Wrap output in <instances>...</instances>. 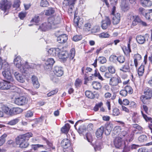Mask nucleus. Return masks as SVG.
Instances as JSON below:
<instances>
[{"label": "nucleus", "mask_w": 152, "mask_h": 152, "mask_svg": "<svg viewBox=\"0 0 152 152\" xmlns=\"http://www.w3.org/2000/svg\"><path fill=\"white\" fill-rule=\"evenodd\" d=\"M120 114V110L117 107L114 108L113 110L112 115L113 116H117Z\"/></svg>", "instance_id": "13d9d810"}, {"label": "nucleus", "mask_w": 152, "mask_h": 152, "mask_svg": "<svg viewBox=\"0 0 152 152\" xmlns=\"http://www.w3.org/2000/svg\"><path fill=\"white\" fill-rule=\"evenodd\" d=\"M130 67L129 64L126 62L125 63L120 69V70L124 72H126L130 71Z\"/></svg>", "instance_id": "4c0bfd02"}, {"label": "nucleus", "mask_w": 152, "mask_h": 152, "mask_svg": "<svg viewBox=\"0 0 152 152\" xmlns=\"http://www.w3.org/2000/svg\"><path fill=\"white\" fill-rule=\"evenodd\" d=\"M63 20V18L61 15H59L52 16L48 18L49 22L51 24L52 27H56L57 26L60 24Z\"/></svg>", "instance_id": "39448f33"}, {"label": "nucleus", "mask_w": 152, "mask_h": 152, "mask_svg": "<svg viewBox=\"0 0 152 152\" xmlns=\"http://www.w3.org/2000/svg\"><path fill=\"white\" fill-rule=\"evenodd\" d=\"M150 35L148 34H145L143 35H137L136 37V40L137 43L142 45L144 44L146 41H148Z\"/></svg>", "instance_id": "9d476101"}, {"label": "nucleus", "mask_w": 152, "mask_h": 152, "mask_svg": "<svg viewBox=\"0 0 152 152\" xmlns=\"http://www.w3.org/2000/svg\"><path fill=\"white\" fill-rule=\"evenodd\" d=\"M105 133L107 135H108L110 134L111 132L113 127V125L110 123H107L105 124Z\"/></svg>", "instance_id": "7c9ffc66"}, {"label": "nucleus", "mask_w": 152, "mask_h": 152, "mask_svg": "<svg viewBox=\"0 0 152 152\" xmlns=\"http://www.w3.org/2000/svg\"><path fill=\"white\" fill-rule=\"evenodd\" d=\"M91 29V25L90 23H87L85 24L84 29L86 31H89Z\"/></svg>", "instance_id": "5fc2aeb1"}, {"label": "nucleus", "mask_w": 152, "mask_h": 152, "mask_svg": "<svg viewBox=\"0 0 152 152\" xmlns=\"http://www.w3.org/2000/svg\"><path fill=\"white\" fill-rule=\"evenodd\" d=\"M99 37L101 38H109L110 35L108 32H102L98 35Z\"/></svg>", "instance_id": "49530a36"}, {"label": "nucleus", "mask_w": 152, "mask_h": 152, "mask_svg": "<svg viewBox=\"0 0 152 152\" xmlns=\"http://www.w3.org/2000/svg\"><path fill=\"white\" fill-rule=\"evenodd\" d=\"M40 6L42 7H46L49 5V3L47 0H41L40 2Z\"/></svg>", "instance_id": "6e6d98bb"}, {"label": "nucleus", "mask_w": 152, "mask_h": 152, "mask_svg": "<svg viewBox=\"0 0 152 152\" xmlns=\"http://www.w3.org/2000/svg\"><path fill=\"white\" fill-rule=\"evenodd\" d=\"M55 63L53 58H48L45 62L44 67L45 69H50L52 68L53 65Z\"/></svg>", "instance_id": "dca6fc26"}, {"label": "nucleus", "mask_w": 152, "mask_h": 152, "mask_svg": "<svg viewBox=\"0 0 152 152\" xmlns=\"http://www.w3.org/2000/svg\"><path fill=\"white\" fill-rule=\"evenodd\" d=\"M70 126L68 123L66 124L61 129V132L63 133L67 134L70 129Z\"/></svg>", "instance_id": "473e14b6"}, {"label": "nucleus", "mask_w": 152, "mask_h": 152, "mask_svg": "<svg viewBox=\"0 0 152 152\" xmlns=\"http://www.w3.org/2000/svg\"><path fill=\"white\" fill-rule=\"evenodd\" d=\"M103 105V103L102 102L96 104L93 108V110L95 112L98 111L99 108H100Z\"/></svg>", "instance_id": "603ef678"}, {"label": "nucleus", "mask_w": 152, "mask_h": 152, "mask_svg": "<svg viewBox=\"0 0 152 152\" xmlns=\"http://www.w3.org/2000/svg\"><path fill=\"white\" fill-rule=\"evenodd\" d=\"M28 102V99L24 96H21L15 98L14 101V103L18 105H23L27 104Z\"/></svg>", "instance_id": "ddd939ff"}, {"label": "nucleus", "mask_w": 152, "mask_h": 152, "mask_svg": "<svg viewBox=\"0 0 152 152\" xmlns=\"http://www.w3.org/2000/svg\"><path fill=\"white\" fill-rule=\"evenodd\" d=\"M11 110V112H10V114L11 116L20 114L23 111L22 109L18 107L12 108Z\"/></svg>", "instance_id": "a878e982"}, {"label": "nucleus", "mask_w": 152, "mask_h": 152, "mask_svg": "<svg viewBox=\"0 0 152 152\" xmlns=\"http://www.w3.org/2000/svg\"><path fill=\"white\" fill-rule=\"evenodd\" d=\"M61 145L64 149H67L71 145V142L68 139H64L61 141Z\"/></svg>", "instance_id": "412c9836"}, {"label": "nucleus", "mask_w": 152, "mask_h": 152, "mask_svg": "<svg viewBox=\"0 0 152 152\" xmlns=\"http://www.w3.org/2000/svg\"><path fill=\"white\" fill-rule=\"evenodd\" d=\"M113 18V23L114 25L118 24L121 20V15L120 13H117L115 14Z\"/></svg>", "instance_id": "393cba45"}, {"label": "nucleus", "mask_w": 152, "mask_h": 152, "mask_svg": "<svg viewBox=\"0 0 152 152\" xmlns=\"http://www.w3.org/2000/svg\"><path fill=\"white\" fill-rule=\"evenodd\" d=\"M7 137L6 134H4L0 137V146L3 145L6 142V138Z\"/></svg>", "instance_id": "c03bdc74"}, {"label": "nucleus", "mask_w": 152, "mask_h": 152, "mask_svg": "<svg viewBox=\"0 0 152 152\" xmlns=\"http://www.w3.org/2000/svg\"><path fill=\"white\" fill-rule=\"evenodd\" d=\"M21 58L20 56H17L14 60V64L16 67L20 69H20L22 68L23 64L21 62Z\"/></svg>", "instance_id": "a211bd4d"}, {"label": "nucleus", "mask_w": 152, "mask_h": 152, "mask_svg": "<svg viewBox=\"0 0 152 152\" xmlns=\"http://www.w3.org/2000/svg\"><path fill=\"white\" fill-rule=\"evenodd\" d=\"M5 68L4 70L2 72V74L4 77L8 80L13 81V79L12 76L10 72V66L7 63L5 64Z\"/></svg>", "instance_id": "6e6552de"}, {"label": "nucleus", "mask_w": 152, "mask_h": 152, "mask_svg": "<svg viewBox=\"0 0 152 152\" xmlns=\"http://www.w3.org/2000/svg\"><path fill=\"white\" fill-rule=\"evenodd\" d=\"M79 17L76 16L75 15V13L74 14V18L73 20V25L76 28L79 27Z\"/></svg>", "instance_id": "a18cd8bd"}, {"label": "nucleus", "mask_w": 152, "mask_h": 152, "mask_svg": "<svg viewBox=\"0 0 152 152\" xmlns=\"http://www.w3.org/2000/svg\"><path fill=\"white\" fill-rule=\"evenodd\" d=\"M27 12H26L21 11L19 13L18 17L21 20H23L26 17Z\"/></svg>", "instance_id": "3c124183"}, {"label": "nucleus", "mask_w": 152, "mask_h": 152, "mask_svg": "<svg viewBox=\"0 0 152 152\" xmlns=\"http://www.w3.org/2000/svg\"><path fill=\"white\" fill-rule=\"evenodd\" d=\"M145 17L147 20L150 21L152 20V11H150L145 13Z\"/></svg>", "instance_id": "864d4df0"}, {"label": "nucleus", "mask_w": 152, "mask_h": 152, "mask_svg": "<svg viewBox=\"0 0 152 152\" xmlns=\"http://www.w3.org/2000/svg\"><path fill=\"white\" fill-rule=\"evenodd\" d=\"M129 102V100L126 99H125L122 100L121 98H119L118 99L119 104L121 106L128 105Z\"/></svg>", "instance_id": "ea45409f"}, {"label": "nucleus", "mask_w": 152, "mask_h": 152, "mask_svg": "<svg viewBox=\"0 0 152 152\" xmlns=\"http://www.w3.org/2000/svg\"><path fill=\"white\" fill-rule=\"evenodd\" d=\"M12 5L11 1L8 0H1L0 2V10L6 12L11 7Z\"/></svg>", "instance_id": "1a4fd4ad"}, {"label": "nucleus", "mask_w": 152, "mask_h": 152, "mask_svg": "<svg viewBox=\"0 0 152 152\" xmlns=\"http://www.w3.org/2000/svg\"><path fill=\"white\" fill-rule=\"evenodd\" d=\"M52 27L51 24L48 20L47 22L42 23L39 26V28L42 31H46L49 29H50Z\"/></svg>", "instance_id": "2eb2a0df"}, {"label": "nucleus", "mask_w": 152, "mask_h": 152, "mask_svg": "<svg viewBox=\"0 0 152 152\" xmlns=\"http://www.w3.org/2000/svg\"><path fill=\"white\" fill-rule=\"evenodd\" d=\"M122 49L125 55L129 57L130 56V53L132 52L130 45L129 44L127 45V46H124L122 48Z\"/></svg>", "instance_id": "bb28decb"}, {"label": "nucleus", "mask_w": 152, "mask_h": 152, "mask_svg": "<svg viewBox=\"0 0 152 152\" xmlns=\"http://www.w3.org/2000/svg\"><path fill=\"white\" fill-rule=\"evenodd\" d=\"M31 80L34 87L38 88L39 87L40 84L37 77L34 75H33L31 77Z\"/></svg>", "instance_id": "cd10ccee"}, {"label": "nucleus", "mask_w": 152, "mask_h": 152, "mask_svg": "<svg viewBox=\"0 0 152 152\" xmlns=\"http://www.w3.org/2000/svg\"><path fill=\"white\" fill-rule=\"evenodd\" d=\"M86 96L88 98L90 99H93L95 97V96L97 94L89 90H87L85 92Z\"/></svg>", "instance_id": "72a5a7b5"}, {"label": "nucleus", "mask_w": 152, "mask_h": 152, "mask_svg": "<svg viewBox=\"0 0 152 152\" xmlns=\"http://www.w3.org/2000/svg\"><path fill=\"white\" fill-rule=\"evenodd\" d=\"M83 38L81 35H76L74 36L72 38V40L75 42H77L81 40Z\"/></svg>", "instance_id": "4d7b16f0"}, {"label": "nucleus", "mask_w": 152, "mask_h": 152, "mask_svg": "<svg viewBox=\"0 0 152 152\" xmlns=\"http://www.w3.org/2000/svg\"><path fill=\"white\" fill-rule=\"evenodd\" d=\"M134 63H132L130 64L131 66H134L137 68L139 64L141 62L142 60V56L138 53L135 54L133 56Z\"/></svg>", "instance_id": "9b49d317"}, {"label": "nucleus", "mask_w": 152, "mask_h": 152, "mask_svg": "<svg viewBox=\"0 0 152 152\" xmlns=\"http://www.w3.org/2000/svg\"><path fill=\"white\" fill-rule=\"evenodd\" d=\"M77 0H64L63 2V8L66 9L68 7V13L70 15L75 13V5Z\"/></svg>", "instance_id": "20e7f679"}, {"label": "nucleus", "mask_w": 152, "mask_h": 152, "mask_svg": "<svg viewBox=\"0 0 152 152\" xmlns=\"http://www.w3.org/2000/svg\"><path fill=\"white\" fill-rule=\"evenodd\" d=\"M68 39V36L65 34L61 35L57 37V41L60 43H64Z\"/></svg>", "instance_id": "5701e85b"}, {"label": "nucleus", "mask_w": 152, "mask_h": 152, "mask_svg": "<svg viewBox=\"0 0 152 152\" xmlns=\"http://www.w3.org/2000/svg\"><path fill=\"white\" fill-rule=\"evenodd\" d=\"M94 76L97 77L100 80L102 81L104 80L103 77L101 76L100 73L98 71L97 69H96L94 70Z\"/></svg>", "instance_id": "de8ad7c7"}, {"label": "nucleus", "mask_w": 152, "mask_h": 152, "mask_svg": "<svg viewBox=\"0 0 152 152\" xmlns=\"http://www.w3.org/2000/svg\"><path fill=\"white\" fill-rule=\"evenodd\" d=\"M145 66L143 64H142L137 69V73L139 77H141L143 75L145 72Z\"/></svg>", "instance_id": "2f4dec72"}, {"label": "nucleus", "mask_w": 152, "mask_h": 152, "mask_svg": "<svg viewBox=\"0 0 152 152\" xmlns=\"http://www.w3.org/2000/svg\"><path fill=\"white\" fill-rule=\"evenodd\" d=\"M61 50L58 48H51L48 51V55L55 56L58 55Z\"/></svg>", "instance_id": "f3484780"}, {"label": "nucleus", "mask_w": 152, "mask_h": 152, "mask_svg": "<svg viewBox=\"0 0 152 152\" xmlns=\"http://www.w3.org/2000/svg\"><path fill=\"white\" fill-rule=\"evenodd\" d=\"M120 63L123 64L125 61V57L123 55H120L117 57V60Z\"/></svg>", "instance_id": "bf43d9fd"}, {"label": "nucleus", "mask_w": 152, "mask_h": 152, "mask_svg": "<svg viewBox=\"0 0 152 152\" xmlns=\"http://www.w3.org/2000/svg\"><path fill=\"white\" fill-rule=\"evenodd\" d=\"M121 8L124 11H127L129 9L130 7L126 0H123L121 2Z\"/></svg>", "instance_id": "e433bc0d"}, {"label": "nucleus", "mask_w": 152, "mask_h": 152, "mask_svg": "<svg viewBox=\"0 0 152 152\" xmlns=\"http://www.w3.org/2000/svg\"><path fill=\"white\" fill-rule=\"evenodd\" d=\"M140 2L142 6L145 7H149L152 6V1L150 0H142Z\"/></svg>", "instance_id": "c85d7f7f"}, {"label": "nucleus", "mask_w": 152, "mask_h": 152, "mask_svg": "<svg viewBox=\"0 0 152 152\" xmlns=\"http://www.w3.org/2000/svg\"><path fill=\"white\" fill-rule=\"evenodd\" d=\"M104 127L103 126H101L97 129L96 132V136L97 138H101L102 137L104 132Z\"/></svg>", "instance_id": "c756f323"}, {"label": "nucleus", "mask_w": 152, "mask_h": 152, "mask_svg": "<svg viewBox=\"0 0 152 152\" xmlns=\"http://www.w3.org/2000/svg\"><path fill=\"white\" fill-rule=\"evenodd\" d=\"M122 83V81L121 78L118 76L113 77H111L110 80L109 84L111 86H118L119 83Z\"/></svg>", "instance_id": "f8f14e48"}, {"label": "nucleus", "mask_w": 152, "mask_h": 152, "mask_svg": "<svg viewBox=\"0 0 152 152\" xmlns=\"http://www.w3.org/2000/svg\"><path fill=\"white\" fill-rule=\"evenodd\" d=\"M40 20L39 16L37 15H35L31 21V22H34L36 23H38Z\"/></svg>", "instance_id": "680f3d73"}, {"label": "nucleus", "mask_w": 152, "mask_h": 152, "mask_svg": "<svg viewBox=\"0 0 152 152\" xmlns=\"http://www.w3.org/2000/svg\"><path fill=\"white\" fill-rule=\"evenodd\" d=\"M30 68L31 66L28 64V63L26 62L24 64H23L22 68L20 69V72L22 73H25Z\"/></svg>", "instance_id": "f704fd0d"}, {"label": "nucleus", "mask_w": 152, "mask_h": 152, "mask_svg": "<svg viewBox=\"0 0 152 152\" xmlns=\"http://www.w3.org/2000/svg\"><path fill=\"white\" fill-rule=\"evenodd\" d=\"M92 86L94 89L97 90L101 89L102 87L101 84L97 81L93 82L92 83Z\"/></svg>", "instance_id": "c9c22d12"}, {"label": "nucleus", "mask_w": 152, "mask_h": 152, "mask_svg": "<svg viewBox=\"0 0 152 152\" xmlns=\"http://www.w3.org/2000/svg\"><path fill=\"white\" fill-rule=\"evenodd\" d=\"M144 95H141L140 99L143 104H148L151 102L150 99H152V89L146 88L144 90Z\"/></svg>", "instance_id": "7ed1b4c3"}, {"label": "nucleus", "mask_w": 152, "mask_h": 152, "mask_svg": "<svg viewBox=\"0 0 152 152\" xmlns=\"http://www.w3.org/2000/svg\"><path fill=\"white\" fill-rule=\"evenodd\" d=\"M131 17L133 19L131 24V26H135L138 24L143 26L145 27L147 26L146 23L142 21L139 15H132L131 16Z\"/></svg>", "instance_id": "0eeeda50"}, {"label": "nucleus", "mask_w": 152, "mask_h": 152, "mask_svg": "<svg viewBox=\"0 0 152 152\" xmlns=\"http://www.w3.org/2000/svg\"><path fill=\"white\" fill-rule=\"evenodd\" d=\"M33 136V134L31 132L19 135L15 138V143L16 145H19V147L20 148H26L29 146L28 142L29 138L32 137Z\"/></svg>", "instance_id": "f257e3e1"}, {"label": "nucleus", "mask_w": 152, "mask_h": 152, "mask_svg": "<svg viewBox=\"0 0 152 152\" xmlns=\"http://www.w3.org/2000/svg\"><path fill=\"white\" fill-rule=\"evenodd\" d=\"M138 140L140 143L146 142L148 139L147 136L144 134L140 135L138 138Z\"/></svg>", "instance_id": "37998d69"}, {"label": "nucleus", "mask_w": 152, "mask_h": 152, "mask_svg": "<svg viewBox=\"0 0 152 152\" xmlns=\"http://www.w3.org/2000/svg\"><path fill=\"white\" fill-rule=\"evenodd\" d=\"M20 3L21 2L20 0H17L16 1L14 2L13 5V7L16 8H18L20 7Z\"/></svg>", "instance_id": "338daca9"}, {"label": "nucleus", "mask_w": 152, "mask_h": 152, "mask_svg": "<svg viewBox=\"0 0 152 152\" xmlns=\"http://www.w3.org/2000/svg\"><path fill=\"white\" fill-rule=\"evenodd\" d=\"M109 60L110 61L115 62L117 60V57L116 55H112L110 56Z\"/></svg>", "instance_id": "774afa93"}, {"label": "nucleus", "mask_w": 152, "mask_h": 152, "mask_svg": "<svg viewBox=\"0 0 152 152\" xmlns=\"http://www.w3.org/2000/svg\"><path fill=\"white\" fill-rule=\"evenodd\" d=\"M19 121L18 118L14 119L8 122V124L10 125H14L17 124Z\"/></svg>", "instance_id": "052dcab7"}, {"label": "nucleus", "mask_w": 152, "mask_h": 152, "mask_svg": "<svg viewBox=\"0 0 152 152\" xmlns=\"http://www.w3.org/2000/svg\"><path fill=\"white\" fill-rule=\"evenodd\" d=\"M55 75L58 77H60L64 74V71L61 68L58 66H56L54 67L53 71Z\"/></svg>", "instance_id": "4be33fe9"}, {"label": "nucleus", "mask_w": 152, "mask_h": 152, "mask_svg": "<svg viewBox=\"0 0 152 152\" xmlns=\"http://www.w3.org/2000/svg\"><path fill=\"white\" fill-rule=\"evenodd\" d=\"M121 131V127L119 126H116L114 127L113 130V132L114 134L117 135Z\"/></svg>", "instance_id": "8fccbe9b"}, {"label": "nucleus", "mask_w": 152, "mask_h": 152, "mask_svg": "<svg viewBox=\"0 0 152 152\" xmlns=\"http://www.w3.org/2000/svg\"><path fill=\"white\" fill-rule=\"evenodd\" d=\"M58 88H56L52 90L49 92L48 93L47 95L48 97H50L53 95H56L58 93Z\"/></svg>", "instance_id": "09e8293b"}, {"label": "nucleus", "mask_w": 152, "mask_h": 152, "mask_svg": "<svg viewBox=\"0 0 152 152\" xmlns=\"http://www.w3.org/2000/svg\"><path fill=\"white\" fill-rule=\"evenodd\" d=\"M100 27L98 25L94 26L91 30V32L93 34H95L96 33L99 32L100 30Z\"/></svg>", "instance_id": "a19ab883"}, {"label": "nucleus", "mask_w": 152, "mask_h": 152, "mask_svg": "<svg viewBox=\"0 0 152 152\" xmlns=\"http://www.w3.org/2000/svg\"><path fill=\"white\" fill-rule=\"evenodd\" d=\"M64 48L66 49L65 47H63L62 48L60 49L61 50L60 51V52L58 55L59 58L63 62L66 61L67 58H69L70 60L73 59L74 57L75 53V49L72 48L69 53L66 50H63Z\"/></svg>", "instance_id": "f03ea898"}, {"label": "nucleus", "mask_w": 152, "mask_h": 152, "mask_svg": "<svg viewBox=\"0 0 152 152\" xmlns=\"http://www.w3.org/2000/svg\"><path fill=\"white\" fill-rule=\"evenodd\" d=\"M134 132H132L130 134H128L126 137L125 138V140L129 142L132 141L134 139Z\"/></svg>", "instance_id": "79ce46f5"}, {"label": "nucleus", "mask_w": 152, "mask_h": 152, "mask_svg": "<svg viewBox=\"0 0 152 152\" xmlns=\"http://www.w3.org/2000/svg\"><path fill=\"white\" fill-rule=\"evenodd\" d=\"M82 84V81L81 79L77 78L75 80V85L76 87H80Z\"/></svg>", "instance_id": "0e129e2a"}, {"label": "nucleus", "mask_w": 152, "mask_h": 152, "mask_svg": "<svg viewBox=\"0 0 152 152\" xmlns=\"http://www.w3.org/2000/svg\"><path fill=\"white\" fill-rule=\"evenodd\" d=\"M45 15L47 16H52L55 12V8L52 7H49L47 9L45 10Z\"/></svg>", "instance_id": "b1692460"}, {"label": "nucleus", "mask_w": 152, "mask_h": 152, "mask_svg": "<svg viewBox=\"0 0 152 152\" xmlns=\"http://www.w3.org/2000/svg\"><path fill=\"white\" fill-rule=\"evenodd\" d=\"M111 23V21L109 18L107 16L105 17V19L102 21L101 27L102 29H106Z\"/></svg>", "instance_id": "4468645a"}, {"label": "nucleus", "mask_w": 152, "mask_h": 152, "mask_svg": "<svg viewBox=\"0 0 152 152\" xmlns=\"http://www.w3.org/2000/svg\"><path fill=\"white\" fill-rule=\"evenodd\" d=\"M123 140L121 137H116L114 141V143L115 146L117 148L121 147L123 144Z\"/></svg>", "instance_id": "aec40b11"}, {"label": "nucleus", "mask_w": 152, "mask_h": 152, "mask_svg": "<svg viewBox=\"0 0 152 152\" xmlns=\"http://www.w3.org/2000/svg\"><path fill=\"white\" fill-rule=\"evenodd\" d=\"M88 72H86V73H85L83 75H84V84L85 85H86L88 82L90 80V79H89V77L88 76V75L87 74Z\"/></svg>", "instance_id": "e2e57ef3"}, {"label": "nucleus", "mask_w": 152, "mask_h": 152, "mask_svg": "<svg viewBox=\"0 0 152 152\" xmlns=\"http://www.w3.org/2000/svg\"><path fill=\"white\" fill-rule=\"evenodd\" d=\"M146 105L147 104H143L141 106V108L142 109H143L146 114H148V107Z\"/></svg>", "instance_id": "69168bd1"}, {"label": "nucleus", "mask_w": 152, "mask_h": 152, "mask_svg": "<svg viewBox=\"0 0 152 152\" xmlns=\"http://www.w3.org/2000/svg\"><path fill=\"white\" fill-rule=\"evenodd\" d=\"M10 80H2L0 82V89L2 90H7L10 89H14L16 88V87L14 86Z\"/></svg>", "instance_id": "423d86ee"}, {"label": "nucleus", "mask_w": 152, "mask_h": 152, "mask_svg": "<svg viewBox=\"0 0 152 152\" xmlns=\"http://www.w3.org/2000/svg\"><path fill=\"white\" fill-rule=\"evenodd\" d=\"M101 64H103L105 63L107 61V60L106 58L102 56H100L98 57L97 59H96L94 60V62L92 64L94 67H96L97 66V61Z\"/></svg>", "instance_id": "6ab92c4d"}, {"label": "nucleus", "mask_w": 152, "mask_h": 152, "mask_svg": "<svg viewBox=\"0 0 152 152\" xmlns=\"http://www.w3.org/2000/svg\"><path fill=\"white\" fill-rule=\"evenodd\" d=\"M1 108L2 111L5 114L10 115V112H11V108L10 109L8 106L4 105H2Z\"/></svg>", "instance_id": "58836bf2"}]
</instances>
